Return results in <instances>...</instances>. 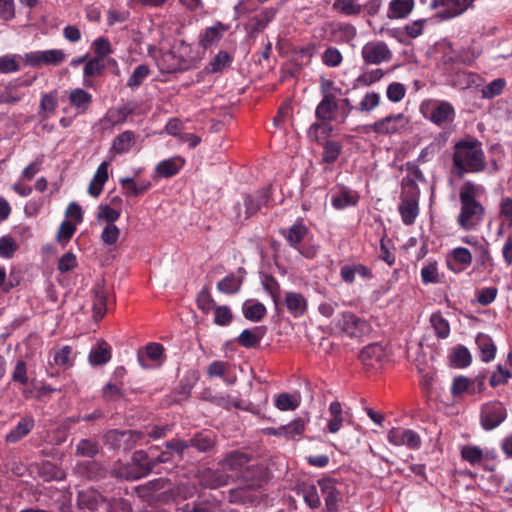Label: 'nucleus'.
<instances>
[{
  "mask_svg": "<svg viewBox=\"0 0 512 512\" xmlns=\"http://www.w3.org/2000/svg\"><path fill=\"white\" fill-rule=\"evenodd\" d=\"M233 479V475L223 470L206 469L200 475V483L208 489H218L227 486Z\"/></svg>",
  "mask_w": 512,
  "mask_h": 512,
  "instance_id": "obj_16",
  "label": "nucleus"
},
{
  "mask_svg": "<svg viewBox=\"0 0 512 512\" xmlns=\"http://www.w3.org/2000/svg\"><path fill=\"white\" fill-rule=\"evenodd\" d=\"M408 124L409 120L403 113L390 114L365 126L364 131L366 133L373 131L378 135H392L404 130Z\"/></svg>",
  "mask_w": 512,
  "mask_h": 512,
  "instance_id": "obj_4",
  "label": "nucleus"
},
{
  "mask_svg": "<svg viewBox=\"0 0 512 512\" xmlns=\"http://www.w3.org/2000/svg\"><path fill=\"white\" fill-rule=\"evenodd\" d=\"M34 419L30 416L23 417L18 424L6 435L8 443H16L27 436L34 428Z\"/></svg>",
  "mask_w": 512,
  "mask_h": 512,
  "instance_id": "obj_25",
  "label": "nucleus"
},
{
  "mask_svg": "<svg viewBox=\"0 0 512 512\" xmlns=\"http://www.w3.org/2000/svg\"><path fill=\"white\" fill-rule=\"evenodd\" d=\"M338 109L335 96H325L316 107L315 116L320 121H332Z\"/></svg>",
  "mask_w": 512,
  "mask_h": 512,
  "instance_id": "obj_22",
  "label": "nucleus"
},
{
  "mask_svg": "<svg viewBox=\"0 0 512 512\" xmlns=\"http://www.w3.org/2000/svg\"><path fill=\"white\" fill-rule=\"evenodd\" d=\"M388 441L395 446H406L411 450L421 447V437L410 429L392 428L388 432Z\"/></svg>",
  "mask_w": 512,
  "mask_h": 512,
  "instance_id": "obj_14",
  "label": "nucleus"
},
{
  "mask_svg": "<svg viewBox=\"0 0 512 512\" xmlns=\"http://www.w3.org/2000/svg\"><path fill=\"white\" fill-rule=\"evenodd\" d=\"M414 8V0H391L387 17L389 19L406 18Z\"/></svg>",
  "mask_w": 512,
  "mask_h": 512,
  "instance_id": "obj_29",
  "label": "nucleus"
},
{
  "mask_svg": "<svg viewBox=\"0 0 512 512\" xmlns=\"http://www.w3.org/2000/svg\"><path fill=\"white\" fill-rule=\"evenodd\" d=\"M330 419L328 421V430L330 433H337L344 421L342 405L338 401H334L329 406Z\"/></svg>",
  "mask_w": 512,
  "mask_h": 512,
  "instance_id": "obj_35",
  "label": "nucleus"
},
{
  "mask_svg": "<svg viewBox=\"0 0 512 512\" xmlns=\"http://www.w3.org/2000/svg\"><path fill=\"white\" fill-rule=\"evenodd\" d=\"M335 324L340 331L350 337H360L368 331V324L351 312H344L335 319Z\"/></svg>",
  "mask_w": 512,
  "mask_h": 512,
  "instance_id": "obj_10",
  "label": "nucleus"
},
{
  "mask_svg": "<svg viewBox=\"0 0 512 512\" xmlns=\"http://www.w3.org/2000/svg\"><path fill=\"white\" fill-rule=\"evenodd\" d=\"M100 451V444L97 440L91 438L81 439L77 445L75 454L76 456L93 458Z\"/></svg>",
  "mask_w": 512,
  "mask_h": 512,
  "instance_id": "obj_36",
  "label": "nucleus"
},
{
  "mask_svg": "<svg viewBox=\"0 0 512 512\" xmlns=\"http://www.w3.org/2000/svg\"><path fill=\"white\" fill-rule=\"evenodd\" d=\"M330 121H320L310 125L307 135L312 141H316L318 144L322 143V140L329 137L333 132V126L329 123Z\"/></svg>",
  "mask_w": 512,
  "mask_h": 512,
  "instance_id": "obj_32",
  "label": "nucleus"
},
{
  "mask_svg": "<svg viewBox=\"0 0 512 512\" xmlns=\"http://www.w3.org/2000/svg\"><path fill=\"white\" fill-rule=\"evenodd\" d=\"M149 74L150 69L146 64L138 65L129 77L127 86L131 89L138 88Z\"/></svg>",
  "mask_w": 512,
  "mask_h": 512,
  "instance_id": "obj_47",
  "label": "nucleus"
},
{
  "mask_svg": "<svg viewBox=\"0 0 512 512\" xmlns=\"http://www.w3.org/2000/svg\"><path fill=\"white\" fill-rule=\"evenodd\" d=\"M58 105L57 98L51 94L47 93L42 96L40 102V110L39 115L42 119H47L48 115L54 113Z\"/></svg>",
  "mask_w": 512,
  "mask_h": 512,
  "instance_id": "obj_48",
  "label": "nucleus"
},
{
  "mask_svg": "<svg viewBox=\"0 0 512 512\" xmlns=\"http://www.w3.org/2000/svg\"><path fill=\"white\" fill-rule=\"evenodd\" d=\"M474 384L475 381H471L469 378L465 376H458L453 380L451 386V393L453 396L462 395L464 392L469 393V390H471L472 385Z\"/></svg>",
  "mask_w": 512,
  "mask_h": 512,
  "instance_id": "obj_53",
  "label": "nucleus"
},
{
  "mask_svg": "<svg viewBox=\"0 0 512 512\" xmlns=\"http://www.w3.org/2000/svg\"><path fill=\"white\" fill-rule=\"evenodd\" d=\"M323 145L322 160L327 164L334 163L342 152V145L339 142L327 140Z\"/></svg>",
  "mask_w": 512,
  "mask_h": 512,
  "instance_id": "obj_40",
  "label": "nucleus"
},
{
  "mask_svg": "<svg viewBox=\"0 0 512 512\" xmlns=\"http://www.w3.org/2000/svg\"><path fill=\"white\" fill-rule=\"evenodd\" d=\"M461 458L471 465L480 464L484 458V451L474 445H465L461 448Z\"/></svg>",
  "mask_w": 512,
  "mask_h": 512,
  "instance_id": "obj_44",
  "label": "nucleus"
},
{
  "mask_svg": "<svg viewBox=\"0 0 512 512\" xmlns=\"http://www.w3.org/2000/svg\"><path fill=\"white\" fill-rule=\"evenodd\" d=\"M66 53L62 49H49L33 51L24 55V62L32 67L41 65L58 66L66 60Z\"/></svg>",
  "mask_w": 512,
  "mask_h": 512,
  "instance_id": "obj_7",
  "label": "nucleus"
},
{
  "mask_svg": "<svg viewBox=\"0 0 512 512\" xmlns=\"http://www.w3.org/2000/svg\"><path fill=\"white\" fill-rule=\"evenodd\" d=\"M472 356L469 350L462 345L456 347L451 355V363L458 368H465L471 364Z\"/></svg>",
  "mask_w": 512,
  "mask_h": 512,
  "instance_id": "obj_45",
  "label": "nucleus"
},
{
  "mask_svg": "<svg viewBox=\"0 0 512 512\" xmlns=\"http://www.w3.org/2000/svg\"><path fill=\"white\" fill-rule=\"evenodd\" d=\"M430 324L434 329L435 335L439 339H446L450 335V324L441 312L432 313L430 316Z\"/></svg>",
  "mask_w": 512,
  "mask_h": 512,
  "instance_id": "obj_38",
  "label": "nucleus"
},
{
  "mask_svg": "<svg viewBox=\"0 0 512 512\" xmlns=\"http://www.w3.org/2000/svg\"><path fill=\"white\" fill-rule=\"evenodd\" d=\"M270 198V189L263 188L254 191L253 193L246 194L243 198V204L236 205L237 217L239 219H248L256 214L263 206H265Z\"/></svg>",
  "mask_w": 512,
  "mask_h": 512,
  "instance_id": "obj_5",
  "label": "nucleus"
},
{
  "mask_svg": "<svg viewBox=\"0 0 512 512\" xmlns=\"http://www.w3.org/2000/svg\"><path fill=\"white\" fill-rule=\"evenodd\" d=\"M300 405V396L281 393L275 398V406L281 411H292Z\"/></svg>",
  "mask_w": 512,
  "mask_h": 512,
  "instance_id": "obj_41",
  "label": "nucleus"
},
{
  "mask_svg": "<svg viewBox=\"0 0 512 512\" xmlns=\"http://www.w3.org/2000/svg\"><path fill=\"white\" fill-rule=\"evenodd\" d=\"M123 189L130 195L138 196L147 191L150 187V183L137 184L132 178L121 179Z\"/></svg>",
  "mask_w": 512,
  "mask_h": 512,
  "instance_id": "obj_54",
  "label": "nucleus"
},
{
  "mask_svg": "<svg viewBox=\"0 0 512 512\" xmlns=\"http://www.w3.org/2000/svg\"><path fill=\"white\" fill-rule=\"evenodd\" d=\"M135 144V133L125 131L117 135L112 144V150L117 154L127 153Z\"/></svg>",
  "mask_w": 512,
  "mask_h": 512,
  "instance_id": "obj_34",
  "label": "nucleus"
},
{
  "mask_svg": "<svg viewBox=\"0 0 512 512\" xmlns=\"http://www.w3.org/2000/svg\"><path fill=\"white\" fill-rule=\"evenodd\" d=\"M215 317L214 323L218 326H227L231 323L233 315L228 306H216L214 308Z\"/></svg>",
  "mask_w": 512,
  "mask_h": 512,
  "instance_id": "obj_60",
  "label": "nucleus"
},
{
  "mask_svg": "<svg viewBox=\"0 0 512 512\" xmlns=\"http://www.w3.org/2000/svg\"><path fill=\"white\" fill-rule=\"evenodd\" d=\"M236 480H240L246 488L255 489L261 486L263 482L262 470L257 465H250L237 476Z\"/></svg>",
  "mask_w": 512,
  "mask_h": 512,
  "instance_id": "obj_23",
  "label": "nucleus"
},
{
  "mask_svg": "<svg viewBox=\"0 0 512 512\" xmlns=\"http://www.w3.org/2000/svg\"><path fill=\"white\" fill-rule=\"evenodd\" d=\"M343 57L336 47H328L322 54V62L328 67H338Z\"/></svg>",
  "mask_w": 512,
  "mask_h": 512,
  "instance_id": "obj_56",
  "label": "nucleus"
},
{
  "mask_svg": "<svg viewBox=\"0 0 512 512\" xmlns=\"http://www.w3.org/2000/svg\"><path fill=\"white\" fill-rule=\"evenodd\" d=\"M421 279L424 284L438 283L440 281L437 262H429L421 269Z\"/></svg>",
  "mask_w": 512,
  "mask_h": 512,
  "instance_id": "obj_55",
  "label": "nucleus"
},
{
  "mask_svg": "<svg viewBox=\"0 0 512 512\" xmlns=\"http://www.w3.org/2000/svg\"><path fill=\"white\" fill-rule=\"evenodd\" d=\"M262 284L264 289L271 295L275 305H277L280 298V286L277 280L271 275H266Z\"/></svg>",
  "mask_w": 512,
  "mask_h": 512,
  "instance_id": "obj_62",
  "label": "nucleus"
},
{
  "mask_svg": "<svg viewBox=\"0 0 512 512\" xmlns=\"http://www.w3.org/2000/svg\"><path fill=\"white\" fill-rule=\"evenodd\" d=\"M20 70V63L16 55H4L0 57V72L8 74Z\"/></svg>",
  "mask_w": 512,
  "mask_h": 512,
  "instance_id": "obj_61",
  "label": "nucleus"
},
{
  "mask_svg": "<svg viewBox=\"0 0 512 512\" xmlns=\"http://www.w3.org/2000/svg\"><path fill=\"white\" fill-rule=\"evenodd\" d=\"M476 344L480 350V357L483 362L488 363L495 358L497 348L489 335L479 333L476 337Z\"/></svg>",
  "mask_w": 512,
  "mask_h": 512,
  "instance_id": "obj_27",
  "label": "nucleus"
},
{
  "mask_svg": "<svg viewBox=\"0 0 512 512\" xmlns=\"http://www.w3.org/2000/svg\"><path fill=\"white\" fill-rule=\"evenodd\" d=\"M333 9L346 16L358 15L362 10L361 6L353 0H335Z\"/></svg>",
  "mask_w": 512,
  "mask_h": 512,
  "instance_id": "obj_46",
  "label": "nucleus"
},
{
  "mask_svg": "<svg viewBox=\"0 0 512 512\" xmlns=\"http://www.w3.org/2000/svg\"><path fill=\"white\" fill-rule=\"evenodd\" d=\"M423 109L422 106L421 112L424 117L437 126L452 123L456 116L454 107L447 101H434L429 115L425 114Z\"/></svg>",
  "mask_w": 512,
  "mask_h": 512,
  "instance_id": "obj_11",
  "label": "nucleus"
},
{
  "mask_svg": "<svg viewBox=\"0 0 512 512\" xmlns=\"http://www.w3.org/2000/svg\"><path fill=\"white\" fill-rule=\"evenodd\" d=\"M69 100L73 107L86 111L92 102V95L81 88H77L71 91Z\"/></svg>",
  "mask_w": 512,
  "mask_h": 512,
  "instance_id": "obj_39",
  "label": "nucleus"
},
{
  "mask_svg": "<svg viewBox=\"0 0 512 512\" xmlns=\"http://www.w3.org/2000/svg\"><path fill=\"white\" fill-rule=\"evenodd\" d=\"M418 195L419 194L410 193V196L403 199L399 205V212L402 217V221L406 225H412L418 216Z\"/></svg>",
  "mask_w": 512,
  "mask_h": 512,
  "instance_id": "obj_20",
  "label": "nucleus"
},
{
  "mask_svg": "<svg viewBox=\"0 0 512 512\" xmlns=\"http://www.w3.org/2000/svg\"><path fill=\"white\" fill-rule=\"evenodd\" d=\"M309 229L302 221H297L286 230H282L281 234L293 249H300V245L307 237Z\"/></svg>",
  "mask_w": 512,
  "mask_h": 512,
  "instance_id": "obj_17",
  "label": "nucleus"
},
{
  "mask_svg": "<svg viewBox=\"0 0 512 512\" xmlns=\"http://www.w3.org/2000/svg\"><path fill=\"white\" fill-rule=\"evenodd\" d=\"M386 94L391 102L397 103L405 97L406 89L402 83L393 82L388 85Z\"/></svg>",
  "mask_w": 512,
  "mask_h": 512,
  "instance_id": "obj_64",
  "label": "nucleus"
},
{
  "mask_svg": "<svg viewBox=\"0 0 512 512\" xmlns=\"http://www.w3.org/2000/svg\"><path fill=\"white\" fill-rule=\"evenodd\" d=\"M179 169L180 167L176 164V162L173 159L164 160L156 166L157 174L165 178H169L176 175Z\"/></svg>",
  "mask_w": 512,
  "mask_h": 512,
  "instance_id": "obj_58",
  "label": "nucleus"
},
{
  "mask_svg": "<svg viewBox=\"0 0 512 512\" xmlns=\"http://www.w3.org/2000/svg\"><path fill=\"white\" fill-rule=\"evenodd\" d=\"M250 461L249 454L235 450L229 452L220 464L226 473L232 472V480H235L249 466Z\"/></svg>",
  "mask_w": 512,
  "mask_h": 512,
  "instance_id": "obj_15",
  "label": "nucleus"
},
{
  "mask_svg": "<svg viewBox=\"0 0 512 512\" xmlns=\"http://www.w3.org/2000/svg\"><path fill=\"white\" fill-rule=\"evenodd\" d=\"M190 447L196 448L199 452H208L215 445V437L211 432L201 431L189 439Z\"/></svg>",
  "mask_w": 512,
  "mask_h": 512,
  "instance_id": "obj_30",
  "label": "nucleus"
},
{
  "mask_svg": "<svg viewBox=\"0 0 512 512\" xmlns=\"http://www.w3.org/2000/svg\"><path fill=\"white\" fill-rule=\"evenodd\" d=\"M487 162L482 143L476 138L461 139L455 143L451 172L459 179L469 173H482Z\"/></svg>",
  "mask_w": 512,
  "mask_h": 512,
  "instance_id": "obj_1",
  "label": "nucleus"
},
{
  "mask_svg": "<svg viewBox=\"0 0 512 512\" xmlns=\"http://www.w3.org/2000/svg\"><path fill=\"white\" fill-rule=\"evenodd\" d=\"M265 335L264 327H256L254 329H244L238 336V343L245 348H255L259 345L261 339Z\"/></svg>",
  "mask_w": 512,
  "mask_h": 512,
  "instance_id": "obj_28",
  "label": "nucleus"
},
{
  "mask_svg": "<svg viewBox=\"0 0 512 512\" xmlns=\"http://www.w3.org/2000/svg\"><path fill=\"white\" fill-rule=\"evenodd\" d=\"M144 437V433L138 430L111 429L104 433V444L114 450H131Z\"/></svg>",
  "mask_w": 512,
  "mask_h": 512,
  "instance_id": "obj_3",
  "label": "nucleus"
},
{
  "mask_svg": "<svg viewBox=\"0 0 512 512\" xmlns=\"http://www.w3.org/2000/svg\"><path fill=\"white\" fill-rule=\"evenodd\" d=\"M317 483L324 495L327 512H337L338 504L342 500V493L337 487V481L332 478H322Z\"/></svg>",
  "mask_w": 512,
  "mask_h": 512,
  "instance_id": "obj_13",
  "label": "nucleus"
},
{
  "mask_svg": "<svg viewBox=\"0 0 512 512\" xmlns=\"http://www.w3.org/2000/svg\"><path fill=\"white\" fill-rule=\"evenodd\" d=\"M198 308L208 314L217 306L207 287H204L197 295Z\"/></svg>",
  "mask_w": 512,
  "mask_h": 512,
  "instance_id": "obj_50",
  "label": "nucleus"
},
{
  "mask_svg": "<svg viewBox=\"0 0 512 512\" xmlns=\"http://www.w3.org/2000/svg\"><path fill=\"white\" fill-rule=\"evenodd\" d=\"M285 304L288 311L295 317L302 316L307 310V300L297 292H287Z\"/></svg>",
  "mask_w": 512,
  "mask_h": 512,
  "instance_id": "obj_26",
  "label": "nucleus"
},
{
  "mask_svg": "<svg viewBox=\"0 0 512 512\" xmlns=\"http://www.w3.org/2000/svg\"><path fill=\"white\" fill-rule=\"evenodd\" d=\"M242 285V280L234 274H229L217 283V289L224 294L237 293Z\"/></svg>",
  "mask_w": 512,
  "mask_h": 512,
  "instance_id": "obj_42",
  "label": "nucleus"
},
{
  "mask_svg": "<svg viewBox=\"0 0 512 512\" xmlns=\"http://www.w3.org/2000/svg\"><path fill=\"white\" fill-rule=\"evenodd\" d=\"M408 175L403 179V186L409 188V193L419 194L417 181L424 182L425 176L420 168L414 164L407 163Z\"/></svg>",
  "mask_w": 512,
  "mask_h": 512,
  "instance_id": "obj_33",
  "label": "nucleus"
},
{
  "mask_svg": "<svg viewBox=\"0 0 512 512\" xmlns=\"http://www.w3.org/2000/svg\"><path fill=\"white\" fill-rule=\"evenodd\" d=\"M102 397L107 402H115L124 397V392L117 385L107 383L102 389Z\"/></svg>",
  "mask_w": 512,
  "mask_h": 512,
  "instance_id": "obj_63",
  "label": "nucleus"
},
{
  "mask_svg": "<svg viewBox=\"0 0 512 512\" xmlns=\"http://www.w3.org/2000/svg\"><path fill=\"white\" fill-rule=\"evenodd\" d=\"M363 61L366 64L379 65L383 62H389L393 58V53L388 45L383 41H371L366 43L361 50Z\"/></svg>",
  "mask_w": 512,
  "mask_h": 512,
  "instance_id": "obj_8",
  "label": "nucleus"
},
{
  "mask_svg": "<svg viewBox=\"0 0 512 512\" xmlns=\"http://www.w3.org/2000/svg\"><path fill=\"white\" fill-rule=\"evenodd\" d=\"M227 27L222 22H217L211 27H207L204 32L200 35L199 44L204 49L217 44L223 37Z\"/></svg>",
  "mask_w": 512,
  "mask_h": 512,
  "instance_id": "obj_21",
  "label": "nucleus"
},
{
  "mask_svg": "<svg viewBox=\"0 0 512 512\" xmlns=\"http://www.w3.org/2000/svg\"><path fill=\"white\" fill-rule=\"evenodd\" d=\"M150 473L148 466L137 467L131 462L130 465L126 466L121 473L128 480H136L147 476Z\"/></svg>",
  "mask_w": 512,
  "mask_h": 512,
  "instance_id": "obj_57",
  "label": "nucleus"
},
{
  "mask_svg": "<svg viewBox=\"0 0 512 512\" xmlns=\"http://www.w3.org/2000/svg\"><path fill=\"white\" fill-rule=\"evenodd\" d=\"M477 186L468 181L460 189V213L457 217L458 225L465 231L475 230L482 222L485 209L476 200Z\"/></svg>",
  "mask_w": 512,
  "mask_h": 512,
  "instance_id": "obj_2",
  "label": "nucleus"
},
{
  "mask_svg": "<svg viewBox=\"0 0 512 512\" xmlns=\"http://www.w3.org/2000/svg\"><path fill=\"white\" fill-rule=\"evenodd\" d=\"M356 275L363 279H372L373 273L372 270L361 263H353L343 265L340 269V276L342 280L348 284H351L355 281Z\"/></svg>",
  "mask_w": 512,
  "mask_h": 512,
  "instance_id": "obj_18",
  "label": "nucleus"
},
{
  "mask_svg": "<svg viewBox=\"0 0 512 512\" xmlns=\"http://www.w3.org/2000/svg\"><path fill=\"white\" fill-rule=\"evenodd\" d=\"M231 62V57L226 51H219L213 60L208 64L207 70L210 73L222 71Z\"/></svg>",
  "mask_w": 512,
  "mask_h": 512,
  "instance_id": "obj_49",
  "label": "nucleus"
},
{
  "mask_svg": "<svg viewBox=\"0 0 512 512\" xmlns=\"http://www.w3.org/2000/svg\"><path fill=\"white\" fill-rule=\"evenodd\" d=\"M243 314L246 319L257 322L260 321L266 315V308L260 302L248 306L245 305L243 307Z\"/></svg>",
  "mask_w": 512,
  "mask_h": 512,
  "instance_id": "obj_51",
  "label": "nucleus"
},
{
  "mask_svg": "<svg viewBox=\"0 0 512 512\" xmlns=\"http://www.w3.org/2000/svg\"><path fill=\"white\" fill-rule=\"evenodd\" d=\"M88 359L93 366L106 364L111 359L110 346L104 340H101L97 347L90 351Z\"/></svg>",
  "mask_w": 512,
  "mask_h": 512,
  "instance_id": "obj_31",
  "label": "nucleus"
},
{
  "mask_svg": "<svg viewBox=\"0 0 512 512\" xmlns=\"http://www.w3.org/2000/svg\"><path fill=\"white\" fill-rule=\"evenodd\" d=\"M284 427V437L286 439H294L301 435L305 430V422L301 418H297Z\"/></svg>",
  "mask_w": 512,
  "mask_h": 512,
  "instance_id": "obj_59",
  "label": "nucleus"
},
{
  "mask_svg": "<svg viewBox=\"0 0 512 512\" xmlns=\"http://www.w3.org/2000/svg\"><path fill=\"white\" fill-rule=\"evenodd\" d=\"M474 0H432V9L444 8L437 13L441 20H448L462 15L468 8L473 7Z\"/></svg>",
  "mask_w": 512,
  "mask_h": 512,
  "instance_id": "obj_9",
  "label": "nucleus"
},
{
  "mask_svg": "<svg viewBox=\"0 0 512 512\" xmlns=\"http://www.w3.org/2000/svg\"><path fill=\"white\" fill-rule=\"evenodd\" d=\"M296 492L303 497L304 502L310 509L315 510L321 506V500L314 484L302 482L297 485Z\"/></svg>",
  "mask_w": 512,
  "mask_h": 512,
  "instance_id": "obj_24",
  "label": "nucleus"
},
{
  "mask_svg": "<svg viewBox=\"0 0 512 512\" xmlns=\"http://www.w3.org/2000/svg\"><path fill=\"white\" fill-rule=\"evenodd\" d=\"M471 252L464 247L454 248L447 258V264L453 271H462L472 263Z\"/></svg>",
  "mask_w": 512,
  "mask_h": 512,
  "instance_id": "obj_19",
  "label": "nucleus"
},
{
  "mask_svg": "<svg viewBox=\"0 0 512 512\" xmlns=\"http://www.w3.org/2000/svg\"><path fill=\"white\" fill-rule=\"evenodd\" d=\"M384 75H385V72L382 69L377 68V69L362 73L355 79V82L357 84H360L363 86H370V85L380 81Z\"/></svg>",
  "mask_w": 512,
  "mask_h": 512,
  "instance_id": "obj_52",
  "label": "nucleus"
},
{
  "mask_svg": "<svg viewBox=\"0 0 512 512\" xmlns=\"http://www.w3.org/2000/svg\"><path fill=\"white\" fill-rule=\"evenodd\" d=\"M507 417V410L499 401L486 403L481 408L480 422L484 430H493Z\"/></svg>",
  "mask_w": 512,
  "mask_h": 512,
  "instance_id": "obj_6",
  "label": "nucleus"
},
{
  "mask_svg": "<svg viewBox=\"0 0 512 512\" xmlns=\"http://www.w3.org/2000/svg\"><path fill=\"white\" fill-rule=\"evenodd\" d=\"M357 201L358 197L351 194L350 191L345 188L334 193L331 199L332 206L337 210H342L349 206H355Z\"/></svg>",
  "mask_w": 512,
  "mask_h": 512,
  "instance_id": "obj_37",
  "label": "nucleus"
},
{
  "mask_svg": "<svg viewBox=\"0 0 512 512\" xmlns=\"http://www.w3.org/2000/svg\"><path fill=\"white\" fill-rule=\"evenodd\" d=\"M77 505L82 510L91 512L109 511L111 504L96 490L80 491L77 496Z\"/></svg>",
  "mask_w": 512,
  "mask_h": 512,
  "instance_id": "obj_12",
  "label": "nucleus"
},
{
  "mask_svg": "<svg viewBox=\"0 0 512 512\" xmlns=\"http://www.w3.org/2000/svg\"><path fill=\"white\" fill-rule=\"evenodd\" d=\"M380 101H381L380 94L377 92H374V91H370V92H367L362 97V99L356 106V109L362 113H369L380 105Z\"/></svg>",
  "mask_w": 512,
  "mask_h": 512,
  "instance_id": "obj_43",
  "label": "nucleus"
}]
</instances>
